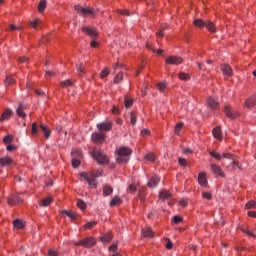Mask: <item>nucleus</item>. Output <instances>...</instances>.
Here are the masks:
<instances>
[{
  "instance_id": "bf43d9fd",
  "label": "nucleus",
  "mask_w": 256,
  "mask_h": 256,
  "mask_svg": "<svg viewBox=\"0 0 256 256\" xmlns=\"http://www.w3.org/2000/svg\"><path fill=\"white\" fill-rule=\"evenodd\" d=\"M146 159H147V161H155L156 156H155V154L150 153V154L146 155Z\"/></svg>"
},
{
  "instance_id": "a19ab883",
  "label": "nucleus",
  "mask_w": 256,
  "mask_h": 256,
  "mask_svg": "<svg viewBox=\"0 0 256 256\" xmlns=\"http://www.w3.org/2000/svg\"><path fill=\"white\" fill-rule=\"evenodd\" d=\"M166 87H167V84H165L164 82L157 84V89H158V91H160V93H164Z\"/></svg>"
},
{
  "instance_id": "5701e85b",
  "label": "nucleus",
  "mask_w": 256,
  "mask_h": 256,
  "mask_svg": "<svg viewBox=\"0 0 256 256\" xmlns=\"http://www.w3.org/2000/svg\"><path fill=\"white\" fill-rule=\"evenodd\" d=\"M13 164V158L7 156L4 158H1V165L2 166H9Z\"/></svg>"
},
{
  "instance_id": "f257e3e1",
  "label": "nucleus",
  "mask_w": 256,
  "mask_h": 256,
  "mask_svg": "<svg viewBox=\"0 0 256 256\" xmlns=\"http://www.w3.org/2000/svg\"><path fill=\"white\" fill-rule=\"evenodd\" d=\"M101 175H103V171L102 170L92 171L90 173L82 172L80 174V176L83 179H85V181H87L89 187H92V188L97 187V181L95 179H97V177H101Z\"/></svg>"
},
{
  "instance_id": "4c0bfd02",
  "label": "nucleus",
  "mask_w": 256,
  "mask_h": 256,
  "mask_svg": "<svg viewBox=\"0 0 256 256\" xmlns=\"http://www.w3.org/2000/svg\"><path fill=\"white\" fill-rule=\"evenodd\" d=\"M3 143H5V145H11V143H13V135H7L3 138Z\"/></svg>"
},
{
  "instance_id": "ea45409f",
  "label": "nucleus",
  "mask_w": 256,
  "mask_h": 256,
  "mask_svg": "<svg viewBox=\"0 0 256 256\" xmlns=\"http://www.w3.org/2000/svg\"><path fill=\"white\" fill-rule=\"evenodd\" d=\"M6 87L9 85H13V83H15V80L13 79L12 76H6V79L4 81Z\"/></svg>"
},
{
  "instance_id": "7ed1b4c3",
  "label": "nucleus",
  "mask_w": 256,
  "mask_h": 256,
  "mask_svg": "<svg viewBox=\"0 0 256 256\" xmlns=\"http://www.w3.org/2000/svg\"><path fill=\"white\" fill-rule=\"evenodd\" d=\"M195 27H198L199 29H203V27H206L210 33H215L217 31V28L215 27V24L211 21H203L202 19H196L194 20Z\"/></svg>"
},
{
  "instance_id": "79ce46f5",
  "label": "nucleus",
  "mask_w": 256,
  "mask_h": 256,
  "mask_svg": "<svg viewBox=\"0 0 256 256\" xmlns=\"http://www.w3.org/2000/svg\"><path fill=\"white\" fill-rule=\"evenodd\" d=\"M124 105L126 109H129L133 106V99L125 98Z\"/></svg>"
},
{
  "instance_id": "9d476101",
  "label": "nucleus",
  "mask_w": 256,
  "mask_h": 256,
  "mask_svg": "<svg viewBox=\"0 0 256 256\" xmlns=\"http://www.w3.org/2000/svg\"><path fill=\"white\" fill-rule=\"evenodd\" d=\"M166 63L168 65H181V63H183V58L179 56H169L166 59Z\"/></svg>"
},
{
  "instance_id": "8fccbe9b",
  "label": "nucleus",
  "mask_w": 256,
  "mask_h": 256,
  "mask_svg": "<svg viewBox=\"0 0 256 256\" xmlns=\"http://www.w3.org/2000/svg\"><path fill=\"white\" fill-rule=\"evenodd\" d=\"M32 135H39V130L37 129V123L32 124V130H31Z\"/></svg>"
},
{
  "instance_id": "774afa93",
  "label": "nucleus",
  "mask_w": 256,
  "mask_h": 256,
  "mask_svg": "<svg viewBox=\"0 0 256 256\" xmlns=\"http://www.w3.org/2000/svg\"><path fill=\"white\" fill-rule=\"evenodd\" d=\"M224 159H233V154L231 153H223Z\"/></svg>"
},
{
  "instance_id": "7c9ffc66",
  "label": "nucleus",
  "mask_w": 256,
  "mask_h": 256,
  "mask_svg": "<svg viewBox=\"0 0 256 256\" xmlns=\"http://www.w3.org/2000/svg\"><path fill=\"white\" fill-rule=\"evenodd\" d=\"M178 77L181 81H190L191 80V76L185 72L179 73Z\"/></svg>"
},
{
  "instance_id": "c9c22d12",
  "label": "nucleus",
  "mask_w": 256,
  "mask_h": 256,
  "mask_svg": "<svg viewBox=\"0 0 256 256\" xmlns=\"http://www.w3.org/2000/svg\"><path fill=\"white\" fill-rule=\"evenodd\" d=\"M76 69L79 77H83V75H85V67L83 66V64L77 65Z\"/></svg>"
},
{
  "instance_id": "3c124183",
  "label": "nucleus",
  "mask_w": 256,
  "mask_h": 256,
  "mask_svg": "<svg viewBox=\"0 0 256 256\" xmlns=\"http://www.w3.org/2000/svg\"><path fill=\"white\" fill-rule=\"evenodd\" d=\"M97 225V222L93 221V222H88L87 224H85V229H93V227H95Z\"/></svg>"
},
{
  "instance_id": "c85d7f7f",
  "label": "nucleus",
  "mask_w": 256,
  "mask_h": 256,
  "mask_svg": "<svg viewBox=\"0 0 256 256\" xmlns=\"http://www.w3.org/2000/svg\"><path fill=\"white\" fill-rule=\"evenodd\" d=\"M159 197L162 199V201H165V199H169V197H171V193H169L167 190H163L160 192Z\"/></svg>"
},
{
  "instance_id": "5fc2aeb1",
  "label": "nucleus",
  "mask_w": 256,
  "mask_h": 256,
  "mask_svg": "<svg viewBox=\"0 0 256 256\" xmlns=\"http://www.w3.org/2000/svg\"><path fill=\"white\" fill-rule=\"evenodd\" d=\"M202 197H203L204 199H208V201H211V199H213V196H212L211 193H209V192H204V193H202Z\"/></svg>"
},
{
  "instance_id": "a211bd4d",
  "label": "nucleus",
  "mask_w": 256,
  "mask_h": 256,
  "mask_svg": "<svg viewBox=\"0 0 256 256\" xmlns=\"http://www.w3.org/2000/svg\"><path fill=\"white\" fill-rule=\"evenodd\" d=\"M161 181V178L159 176H152L150 181L148 182V187H150V189H155V187H157V185H159Z\"/></svg>"
},
{
  "instance_id": "f3484780",
  "label": "nucleus",
  "mask_w": 256,
  "mask_h": 256,
  "mask_svg": "<svg viewBox=\"0 0 256 256\" xmlns=\"http://www.w3.org/2000/svg\"><path fill=\"white\" fill-rule=\"evenodd\" d=\"M8 205H21L23 203V200L19 196H11L7 199Z\"/></svg>"
},
{
  "instance_id": "c756f323",
  "label": "nucleus",
  "mask_w": 256,
  "mask_h": 256,
  "mask_svg": "<svg viewBox=\"0 0 256 256\" xmlns=\"http://www.w3.org/2000/svg\"><path fill=\"white\" fill-rule=\"evenodd\" d=\"M50 203H53V198L47 197V198L42 199L40 205H42V207H49Z\"/></svg>"
},
{
  "instance_id": "f704fd0d",
  "label": "nucleus",
  "mask_w": 256,
  "mask_h": 256,
  "mask_svg": "<svg viewBox=\"0 0 256 256\" xmlns=\"http://www.w3.org/2000/svg\"><path fill=\"white\" fill-rule=\"evenodd\" d=\"M13 225L16 229H23V227H25V222H23V220H15Z\"/></svg>"
},
{
  "instance_id": "a18cd8bd",
  "label": "nucleus",
  "mask_w": 256,
  "mask_h": 256,
  "mask_svg": "<svg viewBox=\"0 0 256 256\" xmlns=\"http://www.w3.org/2000/svg\"><path fill=\"white\" fill-rule=\"evenodd\" d=\"M130 122H131V125H137V115H135V113H131L130 115Z\"/></svg>"
},
{
  "instance_id": "a878e982",
  "label": "nucleus",
  "mask_w": 256,
  "mask_h": 256,
  "mask_svg": "<svg viewBox=\"0 0 256 256\" xmlns=\"http://www.w3.org/2000/svg\"><path fill=\"white\" fill-rule=\"evenodd\" d=\"M121 203H122L121 197L115 196L110 202V207H117V205H121Z\"/></svg>"
},
{
  "instance_id": "72a5a7b5",
  "label": "nucleus",
  "mask_w": 256,
  "mask_h": 256,
  "mask_svg": "<svg viewBox=\"0 0 256 256\" xmlns=\"http://www.w3.org/2000/svg\"><path fill=\"white\" fill-rule=\"evenodd\" d=\"M43 21H41V19L36 18L34 21L31 22V27H33V29H37L38 27H41Z\"/></svg>"
},
{
  "instance_id": "2f4dec72",
  "label": "nucleus",
  "mask_w": 256,
  "mask_h": 256,
  "mask_svg": "<svg viewBox=\"0 0 256 256\" xmlns=\"http://www.w3.org/2000/svg\"><path fill=\"white\" fill-rule=\"evenodd\" d=\"M62 215H67L70 219H75L77 217V213L71 211V210H64L62 211Z\"/></svg>"
},
{
  "instance_id": "864d4df0",
  "label": "nucleus",
  "mask_w": 256,
  "mask_h": 256,
  "mask_svg": "<svg viewBox=\"0 0 256 256\" xmlns=\"http://www.w3.org/2000/svg\"><path fill=\"white\" fill-rule=\"evenodd\" d=\"M256 206V202L255 201H253V200H251V201H249L247 204H246V209H253V207H255Z\"/></svg>"
},
{
  "instance_id": "f03ea898",
  "label": "nucleus",
  "mask_w": 256,
  "mask_h": 256,
  "mask_svg": "<svg viewBox=\"0 0 256 256\" xmlns=\"http://www.w3.org/2000/svg\"><path fill=\"white\" fill-rule=\"evenodd\" d=\"M133 151L125 146H122L118 149V156L116 158L117 163H128L129 157H131V154Z\"/></svg>"
},
{
  "instance_id": "49530a36",
  "label": "nucleus",
  "mask_w": 256,
  "mask_h": 256,
  "mask_svg": "<svg viewBox=\"0 0 256 256\" xmlns=\"http://www.w3.org/2000/svg\"><path fill=\"white\" fill-rule=\"evenodd\" d=\"M77 207L79 209H86L87 208V204L83 200H78L77 201Z\"/></svg>"
},
{
  "instance_id": "0e129e2a",
  "label": "nucleus",
  "mask_w": 256,
  "mask_h": 256,
  "mask_svg": "<svg viewBox=\"0 0 256 256\" xmlns=\"http://www.w3.org/2000/svg\"><path fill=\"white\" fill-rule=\"evenodd\" d=\"M146 47L147 49H149V51H153V53H155V48H153V45L151 44V42H147Z\"/></svg>"
},
{
  "instance_id": "37998d69",
  "label": "nucleus",
  "mask_w": 256,
  "mask_h": 256,
  "mask_svg": "<svg viewBox=\"0 0 256 256\" xmlns=\"http://www.w3.org/2000/svg\"><path fill=\"white\" fill-rule=\"evenodd\" d=\"M241 231L243 233H246V235H248L249 237L256 238V235L251 230H249V228H241Z\"/></svg>"
},
{
  "instance_id": "052dcab7",
  "label": "nucleus",
  "mask_w": 256,
  "mask_h": 256,
  "mask_svg": "<svg viewBox=\"0 0 256 256\" xmlns=\"http://www.w3.org/2000/svg\"><path fill=\"white\" fill-rule=\"evenodd\" d=\"M183 221V218L179 217V216H174L173 217V222L178 225V223H181Z\"/></svg>"
},
{
  "instance_id": "aec40b11",
  "label": "nucleus",
  "mask_w": 256,
  "mask_h": 256,
  "mask_svg": "<svg viewBox=\"0 0 256 256\" xmlns=\"http://www.w3.org/2000/svg\"><path fill=\"white\" fill-rule=\"evenodd\" d=\"M40 129H41L42 133L44 134L45 139H49V137H51V129L49 128V126H47L45 124H41Z\"/></svg>"
},
{
  "instance_id": "4468645a",
  "label": "nucleus",
  "mask_w": 256,
  "mask_h": 256,
  "mask_svg": "<svg viewBox=\"0 0 256 256\" xmlns=\"http://www.w3.org/2000/svg\"><path fill=\"white\" fill-rule=\"evenodd\" d=\"M207 103L212 110L217 109V107H219V98L216 96H211L208 98Z\"/></svg>"
},
{
  "instance_id": "e433bc0d",
  "label": "nucleus",
  "mask_w": 256,
  "mask_h": 256,
  "mask_svg": "<svg viewBox=\"0 0 256 256\" xmlns=\"http://www.w3.org/2000/svg\"><path fill=\"white\" fill-rule=\"evenodd\" d=\"M45 7H47V1L41 0L39 5H38V11L40 13H43V11H45Z\"/></svg>"
},
{
  "instance_id": "58836bf2",
  "label": "nucleus",
  "mask_w": 256,
  "mask_h": 256,
  "mask_svg": "<svg viewBox=\"0 0 256 256\" xmlns=\"http://www.w3.org/2000/svg\"><path fill=\"white\" fill-rule=\"evenodd\" d=\"M113 239V236L111 234H105L101 237L102 243H109Z\"/></svg>"
},
{
  "instance_id": "20e7f679",
  "label": "nucleus",
  "mask_w": 256,
  "mask_h": 256,
  "mask_svg": "<svg viewBox=\"0 0 256 256\" xmlns=\"http://www.w3.org/2000/svg\"><path fill=\"white\" fill-rule=\"evenodd\" d=\"M74 9H75V11H77V13L82 15V17H95V15H97L95 10H93L92 8H89V7L84 8L80 5H76V6H74Z\"/></svg>"
},
{
  "instance_id": "de8ad7c7",
  "label": "nucleus",
  "mask_w": 256,
  "mask_h": 256,
  "mask_svg": "<svg viewBox=\"0 0 256 256\" xmlns=\"http://www.w3.org/2000/svg\"><path fill=\"white\" fill-rule=\"evenodd\" d=\"M108 76H109V68H106V69L101 71V73H100V78L101 79H105V77H108Z\"/></svg>"
},
{
  "instance_id": "ddd939ff",
  "label": "nucleus",
  "mask_w": 256,
  "mask_h": 256,
  "mask_svg": "<svg viewBox=\"0 0 256 256\" xmlns=\"http://www.w3.org/2000/svg\"><path fill=\"white\" fill-rule=\"evenodd\" d=\"M210 168L212 173H214V175L218 176V177H225V174L223 173V170L221 169V166L212 163L210 164Z\"/></svg>"
},
{
  "instance_id": "cd10ccee",
  "label": "nucleus",
  "mask_w": 256,
  "mask_h": 256,
  "mask_svg": "<svg viewBox=\"0 0 256 256\" xmlns=\"http://www.w3.org/2000/svg\"><path fill=\"white\" fill-rule=\"evenodd\" d=\"M109 251H110V256H121L118 252H117V244H112L109 247Z\"/></svg>"
},
{
  "instance_id": "b1692460",
  "label": "nucleus",
  "mask_w": 256,
  "mask_h": 256,
  "mask_svg": "<svg viewBox=\"0 0 256 256\" xmlns=\"http://www.w3.org/2000/svg\"><path fill=\"white\" fill-rule=\"evenodd\" d=\"M255 106H256V97L255 96L246 100V107H248V109H251L252 107H255Z\"/></svg>"
},
{
  "instance_id": "0eeeda50",
  "label": "nucleus",
  "mask_w": 256,
  "mask_h": 256,
  "mask_svg": "<svg viewBox=\"0 0 256 256\" xmlns=\"http://www.w3.org/2000/svg\"><path fill=\"white\" fill-rule=\"evenodd\" d=\"M72 155V166L77 169L81 165V159H83V153L79 150H74L71 152Z\"/></svg>"
},
{
  "instance_id": "4d7b16f0",
  "label": "nucleus",
  "mask_w": 256,
  "mask_h": 256,
  "mask_svg": "<svg viewBox=\"0 0 256 256\" xmlns=\"http://www.w3.org/2000/svg\"><path fill=\"white\" fill-rule=\"evenodd\" d=\"M178 163L181 167H187V160L184 158H179Z\"/></svg>"
},
{
  "instance_id": "473e14b6",
  "label": "nucleus",
  "mask_w": 256,
  "mask_h": 256,
  "mask_svg": "<svg viewBox=\"0 0 256 256\" xmlns=\"http://www.w3.org/2000/svg\"><path fill=\"white\" fill-rule=\"evenodd\" d=\"M211 155V157H213L214 159H216L217 161H221V159H223V156L221 155V153L213 150V151H210L209 153Z\"/></svg>"
},
{
  "instance_id": "1a4fd4ad",
  "label": "nucleus",
  "mask_w": 256,
  "mask_h": 256,
  "mask_svg": "<svg viewBox=\"0 0 256 256\" xmlns=\"http://www.w3.org/2000/svg\"><path fill=\"white\" fill-rule=\"evenodd\" d=\"M82 31H84V33L88 34V36L91 39H96L97 35H99V33L97 32V29L91 26H84L82 28Z\"/></svg>"
},
{
  "instance_id": "338daca9",
  "label": "nucleus",
  "mask_w": 256,
  "mask_h": 256,
  "mask_svg": "<svg viewBox=\"0 0 256 256\" xmlns=\"http://www.w3.org/2000/svg\"><path fill=\"white\" fill-rule=\"evenodd\" d=\"M112 113H113L114 115H119V113H121V111L119 110V108H117V106H114V107L112 108Z\"/></svg>"
},
{
  "instance_id": "f8f14e48",
  "label": "nucleus",
  "mask_w": 256,
  "mask_h": 256,
  "mask_svg": "<svg viewBox=\"0 0 256 256\" xmlns=\"http://www.w3.org/2000/svg\"><path fill=\"white\" fill-rule=\"evenodd\" d=\"M112 127H113V123L109 121L97 124V129L102 133L103 131H111Z\"/></svg>"
},
{
  "instance_id": "603ef678",
  "label": "nucleus",
  "mask_w": 256,
  "mask_h": 256,
  "mask_svg": "<svg viewBox=\"0 0 256 256\" xmlns=\"http://www.w3.org/2000/svg\"><path fill=\"white\" fill-rule=\"evenodd\" d=\"M140 135L141 137H149V135H151V131H149V129H144L141 131Z\"/></svg>"
},
{
  "instance_id": "6ab92c4d",
  "label": "nucleus",
  "mask_w": 256,
  "mask_h": 256,
  "mask_svg": "<svg viewBox=\"0 0 256 256\" xmlns=\"http://www.w3.org/2000/svg\"><path fill=\"white\" fill-rule=\"evenodd\" d=\"M198 183L201 187H207V174L200 172L198 175Z\"/></svg>"
},
{
  "instance_id": "9b49d317",
  "label": "nucleus",
  "mask_w": 256,
  "mask_h": 256,
  "mask_svg": "<svg viewBox=\"0 0 256 256\" xmlns=\"http://www.w3.org/2000/svg\"><path fill=\"white\" fill-rule=\"evenodd\" d=\"M92 141H94V143H98V145H101V143L105 141V134L102 132H94L92 134Z\"/></svg>"
},
{
  "instance_id": "bb28decb",
  "label": "nucleus",
  "mask_w": 256,
  "mask_h": 256,
  "mask_svg": "<svg viewBox=\"0 0 256 256\" xmlns=\"http://www.w3.org/2000/svg\"><path fill=\"white\" fill-rule=\"evenodd\" d=\"M16 113L19 117H22V118L27 117V114L25 113V107H23L22 104H20V106L16 110Z\"/></svg>"
},
{
  "instance_id": "423d86ee",
  "label": "nucleus",
  "mask_w": 256,
  "mask_h": 256,
  "mask_svg": "<svg viewBox=\"0 0 256 256\" xmlns=\"http://www.w3.org/2000/svg\"><path fill=\"white\" fill-rule=\"evenodd\" d=\"M93 158L99 163V165H105V163H109V158L107 155L103 153L101 150H93L92 152Z\"/></svg>"
},
{
  "instance_id": "680f3d73",
  "label": "nucleus",
  "mask_w": 256,
  "mask_h": 256,
  "mask_svg": "<svg viewBox=\"0 0 256 256\" xmlns=\"http://www.w3.org/2000/svg\"><path fill=\"white\" fill-rule=\"evenodd\" d=\"M16 149H17V147H15V145H12V144H8L6 146L7 151H15Z\"/></svg>"
},
{
  "instance_id": "c03bdc74",
  "label": "nucleus",
  "mask_w": 256,
  "mask_h": 256,
  "mask_svg": "<svg viewBox=\"0 0 256 256\" xmlns=\"http://www.w3.org/2000/svg\"><path fill=\"white\" fill-rule=\"evenodd\" d=\"M123 81V73H118L114 78V83H121Z\"/></svg>"
},
{
  "instance_id": "09e8293b",
  "label": "nucleus",
  "mask_w": 256,
  "mask_h": 256,
  "mask_svg": "<svg viewBox=\"0 0 256 256\" xmlns=\"http://www.w3.org/2000/svg\"><path fill=\"white\" fill-rule=\"evenodd\" d=\"M181 129H183V123L179 122L178 124H176L174 132L176 133V135H179V131H181Z\"/></svg>"
},
{
  "instance_id": "393cba45",
  "label": "nucleus",
  "mask_w": 256,
  "mask_h": 256,
  "mask_svg": "<svg viewBox=\"0 0 256 256\" xmlns=\"http://www.w3.org/2000/svg\"><path fill=\"white\" fill-rule=\"evenodd\" d=\"M212 133H213V136L215 137V139H218L219 141L222 140L221 127L214 128Z\"/></svg>"
},
{
  "instance_id": "e2e57ef3",
  "label": "nucleus",
  "mask_w": 256,
  "mask_h": 256,
  "mask_svg": "<svg viewBox=\"0 0 256 256\" xmlns=\"http://www.w3.org/2000/svg\"><path fill=\"white\" fill-rule=\"evenodd\" d=\"M167 241L166 249H173V242L169 238H167Z\"/></svg>"
},
{
  "instance_id": "412c9836",
  "label": "nucleus",
  "mask_w": 256,
  "mask_h": 256,
  "mask_svg": "<svg viewBox=\"0 0 256 256\" xmlns=\"http://www.w3.org/2000/svg\"><path fill=\"white\" fill-rule=\"evenodd\" d=\"M103 197H109L113 193V187L109 185H104L102 188Z\"/></svg>"
},
{
  "instance_id": "39448f33",
  "label": "nucleus",
  "mask_w": 256,
  "mask_h": 256,
  "mask_svg": "<svg viewBox=\"0 0 256 256\" xmlns=\"http://www.w3.org/2000/svg\"><path fill=\"white\" fill-rule=\"evenodd\" d=\"M95 243L97 241L93 237L84 238L78 242H74V245L76 247H84L85 249H91V247H94Z\"/></svg>"
},
{
  "instance_id": "4be33fe9",
  "label": "nucleus",
  "mask_w": 256,
  "mask_h": 256,
  "mask_svg": "<svg viewBox=\"0 0 256 256\" xmlns=\"http://www.w3.org/2000/svg\"><path fill=\"white\" fill-rule=\"evenodd\" d=\"M143 237H148L151 239L155 234L153 233V230L151 228H145L142 230Z\"/></svg>"
},
{
  "instance_id": "6e6552de",
  "label": "nucleus",
  "mask_w": 256,
  "mask_h": 256,
  "mask_svg": "<svg viewBox=\"0 0 256 256\" xmlns=\"http://www.w3.org/2000/svg\"><path fill=\"white\" fill-rule=\"evenodd\" d=\"M224 112L228 119H237V117H239V112L237 110H233L229 105L225 106Z\"/></svg>"
},
{
  "instance_id": "13d9d810",
  "label": "nucleus",
  "mask_w": 256,
  "mask_h": 256,
  "mask_svg": "<svg viewBox=\"0 0 256 256\" xmlns=\"http://www.w3.org/2000/svg\"><path fill=\"white\" fill-rule=\"evenodd\" d=\"M128 191H130L131 193H135L137 191V185L130 184L128 187Z\"/></svg>"
},
{
  "instance_id": "2eb2a0df",
  "label": "nucleus",
  "mask_w": 256,
  "mask_h": 256,
  "mask_svg": "<svg viewBox=\"0 0 256 256\" xmlns=\"http://www.w3.org/2000/svg\"><path fill=\"white\" fill-rule=\"evenodd\" d=\"M221 71H222L224 77L233 76V69H231V66H229V64H222Z\"/></svg>"
},
{
  "instance_id": "6e6d98bb",
  "label": "nucleus",
  "mask_w": 256,
  "mask_h": 256,
  "mask_svg": "<svg viewBox=\"0 0 256 256\" xmlns=\"http://www.w3.org/2000/svg\"><path fill=\"white\" fill-rule=\"evenodd\" d=\"M62 87H71L73 85V81L71 80H66L64 82H61Z\"/></svg>"
},
{
  "instance_id": "69168bd1",
  "label": "nucleus",
  "mask_w": 256,
  "mask_h": 256,
  "mask_svg": "<svg viewBox=\"0 0 256 256\" xmlns=\"http://www.w3.org/2000/svg\"><path fill=\"white\" fill-rule=\"evenodd\" d=\"M48 255L49 256H59V253L57 252V250H49Z\"/></svg>"
},
{
  "instance_id": "dca6fc26",
  "label": "nucleus",
  "mask_w": 256,
  "mask_h": 256,
  "mask_svg": "<svg viewBox=\"0 0 256 256\" xmlns=\"http://www.w3.org/2000/svg\"><path fill=\"white\" fill-rule=\"evenodd\" d=\"M13 117V110L11 108H5L1 115V121H9Z\"/></svg>"
}]
</instances>
